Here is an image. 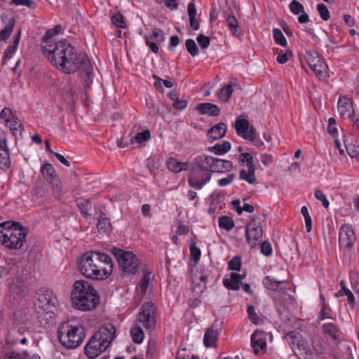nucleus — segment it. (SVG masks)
<instances>
[{"mask_svg": "<svg viewBox=\"0 0 359 359\" xmlns=\"http://www.w3.org/2000/svg\"><path fill=\"white\" fill-rule=\"evenodd\" d=\"M29 229L27 227L22 226L18 229L14 228L13 232L10 230L6 233L0 234V242L10 250L20 249L26 241Z\"/></svg>", "mask_w": 359, "mask_h": 359, "instance_id": "8", "label": "nucleus"}, {"mask_svg": "<svg viewBox=\"0 0 359 359\" xmlns=\"http://www.w3.org/2000/svg\"><path fill=\"white\" fill-rule=\"evenodd\" d=\"M116 337V328L111 324L101 327L86 344L84 353L88 359H95L105 351Z\"/></svg>", "mask_w": 359, "mask_h": 359, "instance_id": "4", "label": "nucleus"}, {"mask_svg": "<svg viewBox=\"0 0 359 359\" xmlns=\"http://www.w3.org/2000/svg\"><path fill=\"white\" fill-rule=\"evenodd\" d=\"M247 313L249 319L254 324H258L259 318L255 311V308L252 305H249L247 308Z\"/></svg>", "mask_w": 359, "mask_h": 359, "instance_id": "57", "label": "nucleus"}, {"mask_svg": "<svg viewBox=\"0 0 359 359\" xmlns=\"http://www.w3.org/2000/svg\"><path fill=\"white\" fill-rule=\"evenodd\" d=\"M226 130V125L221 122L208 130V136L212 141L217 140L225 136Z\"/></svg>", "mask_w": 359, "mask_h": 359, "instance_id": "22", "label": "nucleus"}, {"mask_svg": "<svg viewBox=\"0 0 359 359\" xmlns=\"http://www.w3.org/2000/svg\"><path fill=\"white\" fill-rule=\"evenodd\" d=\"M46 57L58 71L67 74L78 72L88 88L92 83L93 69L88 57L77 51L76 48L66 41H60L46 46Z\"/></svg>", "mask_w": 359, "mask_h": 359, "instance_id": "1", "label": "nucleus"}, {"mask_svg": "<svg viewBox=\"0 0 359 359\" xmlns=\"http://www.w3.org/2000/svg\"><path fill=\"white\" fill-rule=\"evenodd\" d=\"M339 285H340L341 288L342 289V291H344V294L347 296V299H348V303L351 304H354L355 297H354L353 294L352 293V292L349 289L346 288V285H345V281L343 280H341L339 283Z\"/></svg>", "mask_w": 359, "mask_h": 359, "instance_id": "55", "label": "nucleus"}, {"mask_svg": "<svg viewBox=\"0 0 359 359\" xmlns=\"http://www.w3.org/2000/svg\"><path fill=\"white\" fill-rule=\"evenodd\" d=\"M263 236V229L260 224H256L255 218L252 217L250 221L245 226V236L247 242L252 248L256 247L257 242Z\"/></svg>", "mask_w": 359, "mask_h": 359, "instance_id": "11", "label": "nucleus"}, {"mask_svg": "<svg viewBox=\"0 0 359 359\" xmlns=\"http://www.w3.org/2000/svg\"><path fill=\"white\" fill-rule=\"evenodd\" d=\"M289 8L290 11L294 15H299L304 11L303 5L297 0H292L290 2Z\"/></svg>", "mask_w": 359, "mask_h": 359, "instance_id": "51", "label": "nucleus"}, {"mask_svg": "<svg viewBox=\"0 0 359 359\" xmlns=\"http://www.w3.org/2000/svg\"><path fill=\"white\" fill-rule=\"evenodd\" d=\"M232 93V86L231 84H228L220 90L219 98L224 102H227L229 100Z\"/></svg>", "mask_w": 359, "mask_h": 359, "instance_id": "43", "label": "nucleus"}, {"mask_svg": "<svg viewBox=\"0 0 359 359\" xmlns=\"http://www.w3.org/2000/svg\"><path fill=\"white\" fill-rule=\"evenodd\" d=\"M57 311L58 300L56 295L52 290H46V316L49 315V318H53Z\"/></svg>", "mask_w": 359, "mask_h": 359, "instance_id": "18", "label": "nucleus"}, {"mask_svg": "<svg viewBox=\"0 0 359 359\" xmlns=\"http://www.w3.org/2000/svg\"><path fill=\"white\" fill-rule=\"evenodd\" d=\"M72 302L74 308L81 311L95 309L100 304V297L94 287L88 282L76 280L72 292Z\"/></svg>", "mask_w": 359, "mask_h": 359, "instance_id": "3", "label": "nucleus"}, {"mask_svg": "<svg viewBox=\"0 0 359 359\" xmlns=\"http://www.w3.org/2000/svg\"><path fill=\"white\" fill-rule=\"evenodd\" d=\"M34 301V308L36 311L39 316V318H43L42 316L45 312V290L41 288L38 292H36Z\"/></svg>", "mask_w": 359, "mask_h": 359, "instance_id": "25", "label": "nucleus"}, {"mask_svg": "<svg viewBox=\"0 0 359 359\" xmlns=\"http://www.w3.org/2000/svg\"><path fill=\"white\" fill-rule=\"evenodd\" d=\"M288 343L291 346L292 349L295 355H297V350L299 354L306 353L309 349V346L302 336L297 332L292 331L287 334Z\"/></svg>", "mask_w": 359, "mask_h": 359, "instance_id": "15", "label": "nucleus"}, {"mask_svg": "<svg viewBox=\"0 0 359 359\" xmlns=\"http://www.w3.org/2000/svg\"><path fill=\"white\" fill-rule=\"evenodd\" d=\"M151 137V133L149 130H145L142 132L137 133L135 136L132 137L130 141L132 143L137 142L141 144L144 142L148 141Z\"/></svg>", "mask_w": 359, "mask_h": 359, "instance_id": "41", "label": "nucleus"}, {"mask_svg": "<svg viewBox=\"0 0 359 359\" xmlns=\"http://www.w3.org/2000/svg\"><path fill=\"white\" fill-rule=\"evenodd\" d=\"M262 283L267 290L272 291L284 290L285 289V287H282V285L285 283V280H278L270 276L264 277Z\"/></svg>", "mask_w": 359, "mask_h": 359, "instance_id": "24", "label": "nucleus"}, {"mask_svg": "<svg viewBox=\"0 0 359 359\" xmlns=\"http://www.w3.org/2000/svg\"><path fill=\"white\" fill-rule=\"evenodd\" d=\"M111 252L116 258L122 273L135 274L137 272L140 262L133 252L118 248H114Z\"/></svg>", "mask_w": 359, "mask_h": 359, "instance_id": "7", "label": "nucleus"}, {"mask_svg": "<svg viewBox=\"0 0 359 359\" xmlns=\"http://www.w3.org/2000/svg\"><path fill=\"white\" fill-rule=\"evenodd\" d=\"M149 39H156L157 42H162L164 41V34L162 29L159 28H154L152 30V35L149 36Z\"/></svg>", "mask_w": 359, "mask_h": 359, "instance_id": "58", "label": "nucleus"}, {"mask_svg": "<svg viewBox=\"0 0 359 359\" xmlns=\"http://www.w3.org/2000/svg\"><path fill=\"white\" fill-rule=\"evenodd\" d=\"M6 126L9 127L12 134L16 139L18 138V135H22V132L24 130V127L17 117L15 118H13V121L8 123V124Z\"/></svg>", "mask_w": 359, "mask_h": 359, "instance_id": "32", "label": "nucleus"}, {"mask_svg": "<svg viewBox=\"0 0 359 359\" xmlns=\"http://www.w3.org/2000/svg\"><path fill=\"white\" fill-rule=\"evenodd\" d=\"M219 226L227 231L231 230L234 227V221L228 216H222L218 220Z\"/></svg>", "mask_w": 359, "mask_h": 359, "instance_id": "40", "label": "nucleus"}, {"mask_svg": "<svg viewBox=\"0 0 359 359\" xmlns=\"http://www.w3.org/2000/svg\"><path fill=\"white\" fill-rule=\"evenodd\" d=\"M189 250H190V254H191V259L196 263H197L201 258V250L196 246V243L194 242H193L190 245Z\"/></svg>", "mask_w": 359, "mask_h": 359, "instance_id": "54", "label": "nucleus"}, {"mask_svg": "<svg viewBox=\"0 0 359 359\" xmlns=\"http://www.w3.org/2000/svg\"><path fill=\"white\" fill-rule=\"evenodd\" d=\"M292 55V50H287L285 53L280 51L277 56V62L280 64H285L287 62L288 57Z\"/></svg>", "mask_w": 359, "mask_h": 359, "instance_id": "60", "label": "nucleus"}, {"mask_svg": "<svg viewBox=\"0 0 359 359\" xmlns=\"http://www.w3.org/2000/svg\"><path fill=\"white\" fill-rule=\"evenodd\" d=\"M311 69L313 71L316 75L320 79L326 76L327 66L324 60H322L319 62L315 63V65L312 66Z\"/></svg>", "mask_w": 359, "mask_h": 359, "instance_id": "33", "label": "nucleus"}, {"mask_svg": "<svg viewBox=\"0 0 359 359\" xmlns=\"http://www.w3.org/2000/svg\"><path fill=\"white\" fill-rule=\"evenodd\" d=\"M251 344L255 353H258L259 351H265L266 348V333L259 330H255L251 336Z\"/></svg>", "mask_w": 359, "mask_h": 359, "instance_id": "17", "label": "nucleus"}, {"mask_svg": "<svg viewBox=\"0 0 359 359\" xmlns=\"http://www.w3.org/2000/svg\"><path fill=\"white\" fill-rule=\"evenodd\" d=\"M273 35L274 41L277 44L284 47L287 46V40L280 29L274 28L273 29Z\"/></svg>", "mask_w": 359, "mask_h": 359, "instance_id": "44", "label": "nucleus"}, {"mask_svg": "<svg viewBox=\"0 0 359 359\" xmlns=\"http://www.w3.org/2000/svg\"><path fill=\"white\" fill-rule=\"evenodd\" d=\"M201 48H206L208 47L210 43V39L203 34H199L196 39Z\"/></svg>", "mask_w": 359, "mask_h": 359, "instance_id": "62", "label": "nucleus"}, {"mask_svg": "<svg viewBox=\"0 0 359 359\" xmlns=\"http://www.w3.org/2000/svg\"><path fill=\"white\" fill-rule=\"evenodd\" d=\"M211 172L203 158V155L196 156L191 163L188 176L189 185L196 189H201L211 179Z\"/></svg>", "mask_w": 359, "mask_h": 359, "instance_id": "6", "label": "nucleus"}, {"mask_svg": "<svg viewBox=\"0 0 359 359\" xmlns=\"http://www.w3.org/2000/svg\"><path fill=\"white\" fill-rule=\"evenodd\" d=\"M231 149V143L228 141L224 142L222 144H216L212 147H209L208 150L217 155H223Z\"/></svg>", "mask_w": 359, "mask_h": 359, "instance_id": "30", "label": "nucleus"}, {"mask_svg": "<svg viewBox=\"0 0 359 359\" xmlns=\"http://www.w3.org/2000/svg\"><path fill=\"white\" fill-rule=\"evenodd\" d=\"M217 322L215 321L211 328H208L205 334L203 339L204 346L207 348L215 346V344L218 336L219 334V330L218 329L214 330L216 327Z\"/></svg>", "mask_w": 359, "mask_h": 359, "instance_id": "20", "label": "nucleus"}, {"mask_svg": "<svg viewBox=\"0 0 359 359\" xmlns=\"http://www.w3.org/2000/svg\"><path fill=\"white\" fill-rule=\"evenodd\" d=\"M61 29V25H57L55 26L54 28L46 30V46L48 44H50L48 41V39L58 34L60 32Z\"/></svg>", "mask_w": 359, "mask_h": 359, "instance_id": "59", "label": "nucleus"}, {"mask_svg": "<svg viewBox=\"0 0 359 359\" xmlns=\"http://www.w3.org/2000/svg\"><path fill=\"white\" fill-rule=\"evenodd\" d=\"M97 227L99 232H108L111 229L110 219L106 217H103V214L102 213L100 217H99L98 222L97 224Z\"/></svg>", "mask_w": 359, "mask_h": 359, "instance_id": "35", "label": "nucleus"}, {"mask_svg": "<svg viewBox=\"0 0 359 359\" xmlns=\"http://www.w3.org/2000/svg\"><path fill=\"white\" fill-rule=\"evenodd\" d=\"M301 213L304 218L306 230L308 233H309L312 229V220L309 215L308 208L306 206H303L301 209Z\"/></svg>", "mask_w": 359, "mask_h": 359, "instance_id": "48", "label": "nucleus"}, {"mask_svg": "<svg viewBox=\"0 0 359 359\" xmlns=\"http://www.w3.org/2000/svg\"><path fill=\"white\" fill-rule=\"evenodd\" d=\"M137 316L139 323L147 330H151L154 329L156 327V312L154 304L151 302H147L142 306Z\"/></svg>", "mask_w": 359, "mask_h": 359, "instance_id": "9", "label": "nucleus"}, {"mask_svg": "<svg viewBox=\"0 0 359 359\" xmlns=\"http://www.w3.org/2000/svg\"><path fill=\"white\" fill-rule=\"evenodd\" d=\"M150 281V273L145 274L140 281L139 286L137 287V290L140 291L141 295L144 296L147 292Z\"/></svg>", "mask_w": 359, "mask_h": 359, "instance_id": "46", "label": "nucleus"}, {"mask_svg": "<svg viewBox=\"0 0 359 359\" xmlns=\"http://www.w3.org/2000/svg\"><path fill=\"white\" fill-rule=\"evenodd\" d=\"M338 110L341 116H349L353 111L352 103L347 97H341L338 102Z\"/></svg>", "mask_w": 359, "mask_h": 359, "instance_id": "27", "label": "nucleus"}, {"mask_svg": "<svg viewBox=\"0 0 359 359\" xmlns=\"http://www.w3.org/2000/svg\"><path fill=\"white\" fill-rule=\"evenodd\" d=\"M78 267L83 276L97 280L107 278L113 271L111 257L98 252L83 254L78 260Z\"/></svg>", "mask_w": 359, "mask_h": 359, "instance_id": "2", "label": "nucleus"}, {"mask_svg": "<svg viewBox=\"0 0 359 359\" xmlns=\"http://www.w3.org/2000/svg\"><path fill=\"white\" fill-rule=\"evenodd\" d=\"M205 163L208 165L212 172H225L229 171L233 168L231 161L213 158L209 156H204Z\"/></svg>", "mask_w": 359, "mask_h": 359, "instance_id": "13", "label": "nucleus"}, {"mask_svg": "<svg viewBox=\"0 0 359 359\" xmlns=\"http://www.w3.org/2000/svg\"><path fill=\"white\" fill-rule=\"evenodd\" d=\"M15 118L16 116L13 115L11 110L7 107H5L4 109H2L0 113V120L5 122L6 125H8V123L13 121V118Z\"/></svg>", "mask_w": 359, "mask_h": 359, "instance_id": "45", "label": "nucleus"}, {"mask_svg": "<svg viewBox=\"0 0 359 359\" xmlns=\"http://www.w3.org/2000/svg\"><path fill=\"white\" fill-rule=\"evenodd\" d=\"M260 250L263 255L266 256L270 255L272 252V247L271 243L267 241H264L261 244Z\"/></svg>", "mask_w": 359, "mask_h": 359, "instance_id": "64", "label": "nucleus"}, {"mask_svg": "<svg viewBox=\"0 0 359 359\" xmlns=\"http://www.w3.org/2000/svg\"><path fill=\"white\" fill-rule=\"evenodd\" d=\"M315 197L317 200L322 201V204L325 208H327L329 207L330 203L327 201L325 195L320 190H316Z\"/></svg>", "mask_w": 359, "mask_h": 359, "instance_id": "63", "label": "nucleus"}, {"mask_svg": "<svg viewBox=\"0 0 359 359\" xmlns=\"http://www.w3.org/2000/svg\"><path fill=\"white\" fill-rule=\"evenodd\" d=\"M22 226L21 224L18 222L14 221H6L0 224V234L6 233L7 231H10L11 230L13 232L14 231V228L18 229V227Z\"/></svg>", "mask_w": 359, "mask_h": 359, "instance_id": "37", "label": "nucleus"}, {"mask_svg": "<svg viewBox=\"0 0 359 359\" xmlns=\"http://www.w3.org/2000/svg\"><path fill=\"white\" fill-rule=\"evenodd\" d=\"M46 151H48L50 154L54 155L60 162H61L62 164L66 165L67 167L70 166V163L60 154L54 152L50 146V144L48 141L46 140Z\"/></svg>", "mask_w": 359, "mask_h": 359, "instance_id": "52", "label": "nucleus"}, {"mask_svg": "<svg viewBox=\"0 0 359 359\" xmlns=\"http://www.w3.org/2000/svg\"><path fill=\"white\" fill-rule=\"evenodd\" d=\"M15 24V20L14 18H11L8 20L5 27L0 31V41H5L8 39L13 30Z\"/></svg>", "mask_w": 359, "mask_h": 359, "instance_id": "31", "label": "nucleus"}, {"mask_svg": "<svg viewBox=\"0 0 359 359\" xmlns=\"http://www.w3.org/2000/svg\"><path fill=\"white\" fill-rule=\"evenodd\" d=\"M196 110L201 114H208L213 116L220 114V109L216 104L209 102L198 104L196 107Z\"/></svg>", "mask_w": 359, "mask_h": 359, "instance_id": "23", "label": "nucleus"}, {"mask_svg": "<svg viewBox=\"0 0 359 359\" xmlns=\"http://www.w3.org/2000/svg\"><path fill=\"white\" fill-rule=\"evenodd\" d=\"M10 165L9 150L6 139L0 137V168H6Z\"/></svg>", "mask_w": 359, "mask_h": 359, "instance_id": "21", "label": "nucleus"}, {"mask_svg": "<svg viewBox=\"0 0 359 359\" xmlns=\"http://www.w3.org/2000/svg\"><path fill=\"white\" fill-rule=\"evenodd\" d=\"M132 339L135 344H140L143 341L144 334L142 329L139 326L133 327L130 330Z\"/></svg>", "mask_w": 359, "mask_h": 359, "instance_id": "38", "label": "nucleus"}, {"mask_svg": "<svg viewBox=\"0 0 359 359\" xmlns=\"http://www.w3.org/2000/svg\"><path fill=\"white\" fill-rule=\"evenodd\" d=\"M41 177H39L34 184L32 198L34 203L43 205L45 203V162L41 165Z\"/></svg>", "mask_w": 359, "mask_h": 359, "instance_id": "12", "label": "nucleus"}, {"mask_svg": "<svg viewBox=\"0 0 359 359\" xmlns=\"http://www.w3.org/2000/svg\"><path fill=\"white\" fill-rule=\"evenodd\" d=\"M84 327L75 321L67 320L60 324L57 338L61 344L67 349L79 347L85 339Z\"/></svg>", "mask_w": 359, "mask_h": 359, "instance_id": "5", "label": "nucleus"}, {"mask_svg": "<svg viewBox=\"0 0 359 359\" xmlns=\"http://www.w3.org/2000/svg\"><path fill=\"white\" fill-rule=\"evenodd\" d=\"M335 357L337 359H353L350 346L346 344L342 345L339 348Z\"/></svg>", "mask_w": 359, "mask_h": 359, "instance_id": "39", "label": "nucleus"}, {"mask_svg": "<svg viewBox=\"0 0 359 359\" xmlns=\"http://www.w3.org/2000/svg\"><path fill=\"white\" fill-rule=\"evenodd\" d=\"M167 168L172 172L179 173L189 168V162H181L173 157H169L165 163Z\"/></svg>", "mask_w": 359, "mask_h": 359, "instance_id": "19", "label": "nucleus"}, {"mask_svg": "<svg viewBox=\"0 0 359 359\" xmlns=\"http://www.w3.org/2000/svg\"><path fill=\"white\" fill-rule=\"evenodd\" d=\"M305 59L309 64L310 68L315 65V63L319 62L323 58L319 56L317 51L314 50H308L306 51Z\"/></svg>", "mask_w": 359, "mask_h": 359, "instance_id": "34", "label": "nucleus"}, {"mask_svg": "<svg viewBox=\"0 0 359 359\" xmlns=\"http://www.w3.org/2000/svg\"><path fill=\"white\" fill-rule=\"evenodd\" d=\"M46 181L50 187L51 194L57 199H59L62 194V182L57 175L53 165L46 163Z\"/></svg>", "mask_w": 359, "mask_h": 359, "instance_id": "10", "label": "nucleus"}, {"mask_svg": "<svg viewBox=\"0 0 359 359\" xmlns=\"http://www.w3.org/2000/svg\"><path fill=\"white\" fill-rule=\"evenodd\" d=\"M323 331L325 334H328L334 341L339 340V335L337 326L332 323H328L323 326Z\"/></svg>", "mask_w": 359, "mask_h": 359, "instance_id": "36", "label": "nucleus"}, {"mask_svg": "<svg viewBox=\"0 0 359 359\" xmlns=\"http://www.w3.org/2000/svg\"><path fill=\"white\" fill-rule=\"evenodd\" d=\"M225 18L226 24L232 35L239 36L241 34V26L236 17L233 14H229Z\"/></svg>", "mask_w": 359, "mask_h": 359, "instance_id": "26", "label": "nucleus"}, {"mask_svg": "<svg viewBox=\"0 0 359 359\" xmlns=\"http://www.w3.org/2000/svg\"><path fill=\"white\" fill-rule=\"evenodd\" d=\"M317 11H318L320 17L323 20L327 21L330 19V11L325 4H318L317 5Z\"/></svg>", "mask_w": 359, "mask_h": 359, "instance_id": "53", "label": "nucleus"}, {"mask_svg": "<svg viewBox=\"0 0 359 359\" xmlns=\"http://www.w3.org/2000/svg\"><path fill=\"white\" fill-rule=\"evenodd\" d=\"M9 291L15 299H20L25 295L23 287L18 285H12Z\"/></svg>", "mask_w": 359, "mask_h": 359, "instance_id": "42", "label": "nucleus"}, {"mask_svg": "<svg viewBox=\"0 0 359 359\" xmlns=\"http://www.w3.org/2000/svg\"><path fill=\"white\" fill-rule=\"evenodd\" d=\"M355 240V236L352 226L348 224H343L339 233V243L341 248L350 249Z\"/></svg>", "mask_w": 359, "mask_h": 359, "instance_id": "16", "label": "nucleus"}, {"mask_svg": "<svg viewBox=\"0 0 359 359\" xmlns=\"http://www.w3.org/2000/svg\"><path fill=\"white\" fill-rule=\"evenodd\" d=\"M229 270L231 271H240L241 268V258L240 256L236 255L233 257L229 262Z\"/></svg>", "mask_w": 359, "mask_h": 359, "instance_id": "49", "label": "nucleus"}, {"mask_svg": "<svg viewBox=\"0 0 359 359\" xmlns=\"http://www.w3.org/2000/svg\"><path fill=\"white\" fill-rule=\"evenodd\" d=\"M10 4L16 6H25L29 8H34L36 6L35 2L32 0H12Z\"/></svg>", "mask_w": 359, "mask_h": 359, "instance_id": "61", "label": "nucleus"}, {"mask_svg": "<svg viewBox=\"0 0 359 359\" xmlns=\"http://www.w3.org/2000/svg\"><path fill=\"white\" fill-rule=\"evenodd\" d=\"M76 203L81 215L87 219L90 215L88 213V210L91 208L90 201L88 199H85L83 198H79L76 200Z\"/></svg>", "mask_w": 359, "mask_h": 359, "instance_id": "29", "label": "nucleus"}, {"mask_svg": "<svg viewBox=\"0 0 359 359\" xmlns=\"http://www.w3.org/2000/svg\"><path fill=\"white\" fill-rule=\"evenodd\" d=\"M111 22L112 24L118 28H126V25L123 20V15L117 12L111 17Z\"/></svg>", "mask_w": 359, "mask_h": 359, "instance_id": "47", "label": "nucleus"}, {"mask_svg": "<svg viewBox=\"0 0 359 359\" xmlns=\"http://www.w3.org/2000/svg\"><path fill=\"white\" fill-rule=\"evenodd\" d=\"M187 51L192 57H195L198 53V48L194 40L189 39L185 42Z\"/></svg>", "mask_w": 359, "mask_h": 359, "instance_id": "50", "label": "nucleus"}, {"mask_svg": "<svg viewBox=\"0 0 359 359\" xmlns=\"http://www.w3.org/2000/svg\"><path fill=\"white\" fill-rule=\"evenodd\" d=\"M239 178L242 180H245L249 184H254L256 182L255 175H250L249 172H246L245 170H241L239 173Z\"/></svg>", "mask_w": 359, "mask_h": 359, "instance_id": "56", "label": "nucleus"}, {"mask_svg": "<svg viewBox=\"0 0 359 359\" xmlns=\"http://www.w3.org/2000/svg\"><path fill=\"white\" fill-rule=\"evenodd\" d=\"M241 282V277L239 273L232 272L230 274V278H226L223 280V284L225 287L229 290H238L239 287V283Z\"/></svg>", "mask_w": 359, "mask_h": 359, "instance_id": "28", "label": "nucleus"}, {"mask_svg": "<svg viewBox=\"0 0 359 359\" xmlns=\"http://www.w3.org/2000/svg\"><path fill=\"white\" fill-rule=\"evenodd\" d=\"M235 129L238 135L245 140L254 141L256 137L255 129L253 126H250L248 120L244 118H238L235 122Z\"/></svg>", "mask_w": 359, "mask_h": 359, "instance_id": "14", "label": "nucleus"}]
</instances>
